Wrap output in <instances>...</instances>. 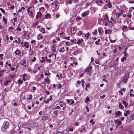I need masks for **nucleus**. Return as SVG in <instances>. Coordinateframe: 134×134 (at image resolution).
<instances>
[{"mask_svg":"<svg viewBox=\"0 0 134 134\" xmlns=\"http://www.w3.org/2000/svg\"><path fill=\"white\" fill-rule=\"evenodd\" d=\"M9 125V124L8 121H5L1 128V130L2 131H6L8 128Z\"/></svg>","mask_w":134,"mask_h":134,"instance_id":"f257e3e1","label":"nucleus"},{"mask_svg":"<svg viewBox=\"0 0 134 134\" xmlns=\"http://www.w3.org/2000/svg\"><path fill=\"white\" fill-rule=\"evenodd\" d=\"M129 74L130 73L128 72L125 75V76L124 77L123 80H122V82L125 83H126L127 82V79L128 78Z\"/></svg>","mask_w":134,"mask_h":134,"instance_id":"f03ea898","label":"nucleus"},{"mask_svg":"<svg viewBox=\"0 0 134 134\" xmlns=\"http://www.w3.org/2000/svg\"><path fill=\"white\" fill-rule=\"evenodd\" d=\"M92 66H90L88 67H87L86 69L85 72H90L91 71V70L92 68Z\"/></svg>","mask_w":134,"mask_h":134,"instance_id":"7ed1b4c3","label":"nucleus"},{"mask_svg":"<svg viewBox=\"0 0 134 134\" xmlns=\"http://www.w3.org/2000/svg\"><path fill=\"white\" fill-rule=\"evenodd\" d=\"M31 129L29 127L26 128L25 130L26 132L25 134H31L30 131Z\"/></svg>","mask_w":134,"mask_h":134,"instance_id":"20e7f679","label":"nucleus"},{"mask_svg":"<svg viewBox=\"0 0 134 134\" xmlns=\"http://www.w3.org/2000/svg\"><path fill=\"white\" fill-rule=\"evenodd\" d=\"M115 122L117 124V126H118L120 125L122 123L120 121H118V120H115Z\"/></svg>","mask_w":134,"mask_h":134,"instance_id":"39448f33","label":"nucleus"},{"mask_svg":"<svg viewBox=\"0 0 134 134\" xmlns=\"http://www.w3.org/2000/svg\"><path fill=\"white\" fill-rule=\"evenodd\" d=\"M121 114V112L120 111H116L114 113L115 116H119Z\"/></svg>","mask_w":134,"mask_h":134,"instance_id":"423d86ee","label":"nucleus"},{"mask_svg":"<svg viewBox=\"0 0 134 134\" xmlns=\"http://www.w3.org/2000/svg\"><path fill=\"white\" fill-rule=\"evenodd\" d=\"M42 15L41 13L40 12H38L37 13V15L36 16V18L38 19L39 17H41Z\"/></svg>","mask_w":134,"mask_h":134,"instance_id":"0eeeda50","label":"nucleus"},{"mask_svg":"<svg viewBox=\"0 0 134 134\" xmlns=\"http://www.w3.org/2000/svg\"><path fill=\"white\" fill-rule=\"evenodd\" d=\"M23 47L25 46L26 48H28L29 47L28 43L27 42H24V44L23 46Z\"/></svg>","mask_w":134,"mask_h":134,"instance_id":"6e6552de","label":"nucleus"},{"mask_svg":"<svg viewBox=\"0 0 134 134\" xmlns=\"http://www.w3.org/2000/svg\"><path fill=\"white\" fill-rule=\"evenodd\" d=\"M43 38V36H41V35L40 34H38L37 37V38L38 40H41Z\"/></svg>","mask_w":134,"mask_h":134,"instance_id":"1a4fd4ad","label":"nucleus"},{"mask_svg":"<svg viewBox=\"0 0 134 134\" xmlns=\"http://www.w3.org/2000/svg\"><path fill=\"white\" fill-rule=\"evenodd\" d=\"M44 80L45 82L46 83L48 82V83H49L50 82V81L48 77H47V78H45Z\"/></svg>","mask_w":134,"mask_h":134,"instance_id":"9d476101","label":"nucleus"},{"mask_svg":"<svg viewBox=\"0 0 134 134\" xmlns=\"http://www.w3.org/2000/svg\"><path fill=\"white\" fill-rule=\"evenodd\" d=\"M88 13H87L86 12H85L82 14V17H85L87 15Z\"/></svg>","mask_w":134,"mask_h":134,"instance_id":"9b49d317","label":"nucleus"},{"mask_svg":"<svg viewBox=\"0 0 134 134\" xmlns=\"http://www.w3.org/2000/svg\"><path fill=\"white\" fill-rule=\"evenodd\" d=\"M65 51V48L64 47H63L62 48L60 49L59 51L60 53H63Z\"/></svg>","mask_w":134,"mask_h":134,"instance_id":"f8f14e48","label":"nucleus"},{"mask_svg":"<svg viewBox=\"0 0 134 134\" xmlns=\"http://www.w3.org/2000/svg\"><path fill=\"white\" fill-rule=\"evenodd\" d=\"M76 30H75V28L73 27L71 28V33L72 34H73L76 32Z\"/></svg>","mask_w":134,"mask_h":134,"instance_id":"ddd939ff","label":"nucleus"},{"mask_svg":"<svg viewBox=\"0 0 134 134\" xmlns=\"http://www.w3.org/2000/svg\"><path fill=\"white\" fill-rule=\"evenodd\" d=\"M40 31L43 34H45V29L44 28H42L41 29H40Z\"/></svg>","mask_w":134,"mask_h":134,"instance_id":"4468645a","label":"nucleus"},{"mask_svg":"<svg viewBox=\"0 0 134 134\" xmlns=\"http://www.w3.org/2000/svg\"><path fill=\"white\" fill-rule=\"evenodd\" d=\"M18 82L19 85H19L21 84H22L23 82V81L22 80H20V79L18 80Z\"/></svg>","mask_w":134,"mask_h":134,"instance_id":"2eb2a0df","label":"nucleus"},{"mask_svg":"<svg viewBox=\"0 0 134 134\" xmlns=\"http://www.w3.org/2000/svg\"><path fill=\"white\" fill-rule=\"evenodd\" d=\"M50 16V14L48 13L46 14L45 15V19H48Z\"/></svg>","mask_w":134,"mask_h":134,"instance_id":"dca6fc26","label":"nucleus"},{"mask_svg":"<svg viewBox=\"0 0 134 134\" xmlns=\"http://www.w3.org/2000/svg\"><path fill=\"white\" fill-rule=\"evenodd\" d=\"M57 111H55L53 112V116L55 117L57 116Z\"/></svg>","mask_w":134,"mask_h":134,"instance_id":"f3484780","label":"nucleus"},{"mask_svg":"<svg viewBox=\"0 0 134 134\" xmlns=\"http://www.w3.org/2000/svg\"><path fill=\"white\" fill-rule=\"evenodd\" d=\"M123 104L124 105L125 107H127L128 104L125 101H123Z\"/></svg>","mask_w":134,"mask_h":134,"instance_id":"a211bd4d","label":"nucleus"},{"mask_svg":"<svg viewBox=\"0 0 134 134\" xmlns=\"http://www.w3.org/2000/svg\"><path fill=\"white\" fill-rule=\"evenodd\" d=\"M15 53L16 55H19L20 53V51L19 50H16L15 52Z\"/></svg>","mask_w":134,"mask_h":134,"instance_id":"6ab92c4d","label":"nucleus"},{"mask_svg":"<svg viewBox=\"0 0 134 134\" xmlns=\"http://www.w3.org/2000/svg\"><path fill=\"white\" fill-rule=\"evenodd\" d=\"M134 119V114L131 115L130 116V121Z\"/></svg>","mask_w":134,"mask_h":134,"instance_id":"aec40b11","label":"nucleus"},{"mask_svg":"<svg viewBox=\"0 0 134 134\" xmlns=\"http://www.w3.org/2000/svg\"><path fill=\"white\" fill-rule=\"evenodd\" d=\"M90 100V99H89L88 97H87L86 98V99L85 100V103H87L88 101Z\"/></svg>","mask_w":134,"mask_h":134,"instance_id":"412c9836","label":"nucleus"},{"mask_svg":"<svg viewBox=\"0 0 134 134\" xmlns=\"http://www.w3.org/2000/svg\"><path fill=\"white\" fill-rule=\"evenodd\" d=\"M104 19L105 20H109V19L108 18V16L107 14H105V17H104Z\"/></svg>","mask_w":134,"mask_h":134,"instance_id":"4be33fe9","label":"nucleus"},{"mask_svg":"<svg viewBox=\"0 0 134 134\" xmlns=\"http://www.w3.org/2000/svg\"><path fill=\"white\" fill-rule=\"evenodd\" d=\"M126 58L125 57H124L122 58L121 59V60L122 62H124V60H126Z\"/></svg>","mask_w":134,"mask_h":134,"instance_id":"5701e85b","label":"nucleus"},{"mask_svg":"<svg viewBox=\"0 0 134 134\" xmlns=\"http://www.w3.org/2000/svg\"><path fill=\"white\" fill-rule=\"evenodd\" d=\"M3 20L4 21V24L5 25L6 24H7V20L4 17H3Z\"/></svg>","mask_w":134,"mask_h":134,"instance_id":"b1692460","label":"nucleus"},{"mask_svg":"<svg viewBox=\"0 0 134 134\" xmlns=\"http://www.w3.org/2000/svg\"><path fill=\"white\" fill-rule=\"evenodd\" d=\"M59 7H56L54 9H53L52 11L53 12H54L55 11H57L59 9Z\"/></svg>","mask_w":134,"mask_h":134,"instance_id":"393cba45","label":"nucleus"},{"mask_svg":"<svg viewBox=\"0 0 134 134\" xmlns=\"http://www.w3.org/2000/svg\"><path fill=\"white\" fill-rule=\"evenodd\" d=\"M107 5H108V7L109 8H110L112 7V5L111 3H110V2H109V3H108Z\"/></svg>","mask_w":134,"mask_h":134,"instance_id":"a878e982","label":"nucleus"},{"mask_svg":"<svg viewBox=\"0 0 134 134\" xmlns=\"http://www.w3.org/2000/svg\"><path fill=\"white\" fill-rule=\"evenodd\" d=\"M50 98H48L47 99V100L48 102L50 101L51 100H52V96H51L50 97Z\"/></svg>","mask_w":134,"mask_h":134,"instance_id":"bb28decb","label":"nucleus"},{"mask_svg":"<svg viewBox=\"0 0 134 134\" xmlns=\"http://www.w3.org/2000/svg\"><path fill=\"white\" fill-rule=\"evenodd\" d=\"M47 119L48 118L47 116H44L42 118V119L44 121H46Z\"/></svg>","mask_w":134,"mask_h":134,"instance_id":"cd10ccee","label":"nucleus"},{"mask_svg":"<svg viewBox=\"0 0 134 134\" xmlns=\"http://www.w3.org/2000/svg\"><path fill=\"white\" fill-rule=\"evenodd\" d=\"M119 107L121 109L123 108H124V107L123 105H122V104L120 103L119 105Z\"/></svg>","mask_w":134,"mask_h":134,"instance_id":"c85d7f7f","label":"nucleus"},{"mask_svg":"<svg viewBox=\"0 0 134 134\" xmlns=\"http://www.w3.org/2000/svg\"><path fill=\"white\" fill-rule=\"evenodd\" d=\"M10 82V81H7L5 82L4 83V85H6L7 84H8L9 83V82Z\"/></svg>","mask_w":134,"mask_h":134,"instance_id":"c756f323","label":"nucleus"},{"mask_svg":"<svg viewBox=\"0 0 134 134\" xmlns=\"http://www.w3.org/2000/svg\"><path fill=\"white\" fill-rule=\"evenodd\" d=\"M102 30V29L101 27H99L98 28V31L99 32V33H101V31Z\"/></svg>","mask_w":134,"mask_h":134,"instance_id":"7c9ffc66","label":"nucleus"},{"mask_svg":"<svg viewBox=\"0 0 134 134\" xmlns=\"http://www.w3.org/2000/svg\"><path fill=\"white\" fill-rule=\"evenodd\" d=\"M0 10L3 13H5V10H3V9L2 8H0Z\"/></svg>","mask_w":134,"mask_h":134,"instance_id":"2f4dec72","label":"nucleus"},{"mask_svg":"<svg viewBox=\"0 0 134 134\" xmlns=\"http://www.w3.org/2000/svg\"><path fill=\"white\" fill-rule=\"evenodd\" d=\"M36 60V57H34L33 59H31V60L32 62H34Z\"/></svg>","mask_w":134,"mask_h":134,"instance_id":"473e14b6","label":"nucleus"},{"mask_svg":"<svg viewBox=\"0 0 134 134\" xmlns=\"http://www.w3.org/2000/svg\"><path fill=\"white\" fill-rule=\"evenodd\" d=\"M32 98V96L31 95H30L29 98L28 97L27 98V100H29L30 99H31Z\"/></svg>","mask_w":134,"mask_h":134,"instance_id":"72a5a7b5","label":"nucleus"},{"mask_svg":"<svg viewBox=\"0 0 134 134\" xmlns=\"http://www.w3.org/2000/svg\"><path fill=\"white\" fill-rule=\"evenodd\" d=\"M9 30L10 31L12 32V31L13 30L14 28L12 27H10L9 28Z\"/></svg>","mask_w":134,"mask_h":134,"instance_id":"f704fd0d","label":"nucleus"},{"mask_svg":"<svg viewBox=\"0 0 134 134\" xmlns=\"http://www.w3.org/2000/svg\"><path fill=\"white\" fill-rule=\"evenodd\" d=\"M52 49L53 52H55L56 51V48H52Z\"/></svg>","mask_w":134,"mask_h":134,"instance_id":"c9c22d12","label":"nucleus"},{"mask_svg":"<svg viewBox=\"0 0 134 134\" xmlns=\"http://www.w3.org/2000/svg\"><path fill=\"white\" fill-rule=\"evenodd\" d=\"M42 60L44 62L46 60L45 59H47V57H45L44 58V57H42Z\"/></svg>","mask_w":134,"mask_h":134,"instance_id":"e433bc0d","label":"nucleus"},{"mask_svg":"<svg viewBox=\"0 0 134 134\" xmlns=\"http://www.w3.org/2000/svg\"><path fill=\"white\" fill-rule=\"evenodd\" d=\"M124 57H128V54H127L126 53V52H125L124 53Z\"/></svg>","mask_w":134,"mask_h":134,"instance_id":"4c0bfd02","label":"nucleus"},{"mask_svg":"<svg viewBox=\"0 0 134 134\" xmlns=\"http://www.w3.org/2000/svg\"><path fill=\"white\" fill-rule=\"evenodd\" d=\"M82 18H81L79 17L78 16L76 18V20H79L80 19H82Z\"/></svg>","mask_w":134,"mask_h":134,"instance_id":"58836bf2","label":"nucleus"},{"mask_svg":"<svg viewBox=\"0 0 134 134\" xmlns=\"http://www.w3.org/2000/svg\"><path fill=\"white\" fill-rule=\"evenodd\" d=\"M70 41L72 43L74 42L75 41H76V39H74L73 40H71Z\"/></svg>","mask_w":134,"mask_h":134,"instance_id":"ea45409f","label":"nucleus"},{"mask_svg":"<svg viewBox=\"0 0 134 134\" xmlns=\"http://www.w3.org/2000/svg\"><path fill=\"white\" fill-rule=\"evenodd\" d=\"M127 28L126 26H124L122 27V30L124 29H126Z\"/></svg>","mask_w":134,"mask_h":134,"instance_id":"a19ab883","label":"nucleus"},{"mask_svg":"<svg viewBox=\"0 0 134 134\" xmlns=\"http://www.w3.org/2000/svg\"><path fill=\"white\" fill-rule=\"evenodd\" d=\"M15 69L14 67H12L11 69V70L12 71H14L15 70Z\"/></svg>","mask_w":134,"mask_h":134,"instance_id":"79ce46f5","label":"nucleus"},{"mask_svg":"<svg viewBox=\"0 0 134 134\" xmlns=\"http://www.w3.org/2000/svg\"><path fill=\"white\" fill-rule=\"evenodd\" d=\"M4 55L3 54H0V58H1V60H2L3 59V58H2V57Z\"/></svg>","mask_w":134,"mask_h":134,"instance_id":"37998d69","label":"nucleus"},{"mask_svg":"<svg viewBox=\"0 0 134 134\" xmlns=\"http://www.w3.org/2000/svg\"><path fill=\"white\" fill-rule=\"evenodd\" d=\"M111 31L110 30H109L107 31V32L108 34H110L111 33Z\"/></svg>","mask_w":134,"mask_h":134,"instance_id":"c03bdc74","label":"nucleus"},{"mask_svg":"<svg viewBox=\"0 0 134 134\" xmlns=\"http://www.w3.org/2000/svg\"><path fill=\"white\" fill-rule=\"evenodd\" d=\"M16 30H19V31H20L21 30V29L20 27H18L16 29Z\"/></svg>","mask_w":134,"mask_h":134,"instance_id":"a18cd8bd","label":"nucleus"},{"mask_svg":"<svg viewBox=\"0 0 134 134\" xmlns=\"http://www.w3.org/2000/svg\"><path fill=\"white\" fill-rule=\"evenodd\" d=\"M105 97V96L103 94L102 96H101L100 97V99H102V98H104Z\"/></svg>","mask_w":134,"mask_h":134,"instance_id":"49530a36","label":"nucleus"},{"mask_svg":"<svg viewBox=\"0 0 134 134\" xmlns=\"http://www.w3.org/2000/svg\"><path fill=\"white\" fill-rule=\"evenodd\" d=\"M134 9V8L133 7H131L130 8L129 11L130 12H131L132 10H133Z\"/></svg>","mask_w":134,"mask_h":134,"instance_id":"de8ad7c7","label":"nucleus"},{"mask_svg":"<svg viewBox=\"0 0 134 134\" xmlns=\"http://www.w3.org/2000/svg\"><path fill=\"white\" fill-rule=\"evenodd\" d=\"M13 20L14 22H16L17 21V18H13Z\"/></svg>","mask_w":134,"mask_h":134,"instance_id":"09e8293b","label":"nucleus"},{"mask_svg":"<svg viewBox=\"0 0 134 134\" xmlns=\"http://www.w3.org/2000/svg\"><path fill=\"white\" fill-rule=\"evenodd\" d=\"M78 53V52L77 51H76L74 52V54L75 55H76Z\"/></svg>","mask_w":134,"mask_h":134,"instance_id":"8fccbe9b","label":"nucleus"},{"mask_svg":"<svg viewBox=\"0 0 134 134\" xmlns=\"http://www.w3.org/2000/svg\"><path fill=\"white\" fill-rule=\"evenodd\" d=\"M46 61L47 62H49L50 63H51V59H47V58Z\"/></svg>","mask_w":134,"mask_h":134,"instance_id":"3c124183","label":"nucleus"},{"mask_svg":"<svg viewBox=\"0 0 134 134\" xmlns=\"http://www.w3.org/2000/svg\"><path fill=\"white\" fill-rule=\"evenodd\" d=\"M110 41L111 42V43H113V42H115V40H110Z\"/></svg>","mask_w":134,"mask_h":134,"instance_id":"603ef678","label":"nucleus"},{"mask_svg":"<svg viewBox=\"0 0 134 134\" xmlns=\"http://www.w3.org/2000/svg\"><path fill=\"white\" fill-rule=\"evenodd\" d=\"M70 36H68L67 37H65L64 38L65 39H68V40H69V38H70Z\"/></svg>","mask_w":134,"mask_h":134,"instance_id":"864d4df0","label":"nucleus"},{"mask_svg":"<svg viewBox=\"0 0 134 134\" xmlns=\"http://www.w3.org/2000/svg\"><path fill=\"white\" fill-rule=\"evenodd\" d=\"M86 87L89 88L90 87V85L89 83L87 84L86 85Z\"/></svg>","mask_w":134,"mask_h":134,"instance_id":"5fc2aeb1","label":"nucleus"},{"mask_svg":"<svg viewBox=\"0 0 134 134\" xmlns=\"http://www.w3.org/2000/svg\"><path fill=\"white\" fill-rule=\"evenodd\" d=\"M81 43V40H78V42H77V43L78 44H80Z\"/></svg>","mask_w":134,"mask_h":134,"instance_id":"6e6d98bb","label":"nucleus"},{"mask_svg":"<svg viewBox=\"0 0 134 134\" xmlns=\"http://www.w3.org/2000/svg\"><path fill=\"white\" fill-rule=\"evenodd\" d=\"M56 109H60L61 108L59 106H57L56 107Z\"/></svg>","mask_w":134,"mask_h":134,"instance_id":"4d7b16f0","label":"nucleus"},{"mask_svg":"<svg viewBox=\"0 0 134 134\" xmlns=\"http://www.w3.org/2000/svg\"><path fill=\"white\" fill-rule=\"evenodd\" d=\"M49 91H46V94L47 95H48L49 94Z\"/></svg>","mask_w":134,"mask_h":134,"instance_id":"13d9d810","label":"nucleus"},{"mask_svg":"<svg viewBox=\"0 0 134 134\" xmlns=\"http://www.w3.org/2000/svg\"><path fill=\"white\" fill-rule=\"evenodd\" d=\"M97 31H95L94 32H92V34H97Z\"/></svg>","mask_w":134,"mask_h":134,"instance_id":"bf43d9fd","label":"nucleus"},{"mask_svg":"<svg viewBox=\"0 0 134 134\" xmlns=\"http://www.w3.org/2000/svg\"><path fill=\"white\" fill-rule=\"evenodd\" d=\"M18 44H19L20 43V42L21 41V40L20 39V38H18Z\"/></svg>","mask_w":134,"mask_h":134,"instance_id":"052dcab7","label":"nucleus"},{"mask_svg":"<svg viewBox=\"0 0 134 134\" xmlns=\"http://www.w3.org/2000/svg\"><path fill=\"white\" fill-rule=\"evenodd\" d=\"M58 86H59V88H61L62 87V85L61 84H59L58 85Z\"/></svg>","mask_w":134,"mask_h":134,"instance_id":"680f3d73","label":"nucleus"},{"mask_svg":"<svg viewBox=\"0 0 134 134\" xmlns=\"http://www.w3.org/2000/svg\"><path fill=\"white\" fill-rule=\"evenodd\" d=\"M86 109H87V112H89V109H88V107L87 106L86 107Z\"/></svg>","mask_w":134,"mask_h":134,"instance_id":"e2e57ef3","label":"nucleus"},{"mask_svg":"<svg viewBox=\"0 0 134 134\" xmlns=\"http://www.w3.org/2000/svg\"><path fill=\"white\" fill-rule=\"evenodd\" d=\"M35 40H32L31 41V43H35Z\"/></svg>","mask_w":134,"mask_h":134,"instance_id":"0e129e2a","label":"nucleus"},{"mask_svg":"<svg viewBox=\"0 0 134 134\" xmlns=\"http://www.w3.org/2000/svg\"><path fill=\"white\" fill-rule=\"evenodd\" d=\"M124 117H122L121 118V120L122 121H123L124 120Z\"/></svg>","mask_w":134,"mask_h":134,"instance_id":"69168bd1","label":"nucleus"},{"mask_svg":"<svg viewBox=\"0 0 134 134\" xmlns=\"http://www.w3.org/2000/svg\"><path fill=\"white\" fill-rule=\"evenodd\" d=\"M130 96L131 97L134 96V94H133L132 93H130Z\"/></svg>","mask_w":134,"mask_h":134,"instance_id":"338daca9","label":"nucleus"},{"mask_svg":"<svg viewBox=\"0 0 134 134\" xmlns=\"http://www.w3.org/2000/svg\"><path fill=\"white\" fill-rule=\"evenodd\" d=\"M127 114H130V112H129V110H126V112H125Z\"/></svg>","mask_w":134,"mask_h":134,"instance_id":"774afa93","label":"nucleus"}]
</instances>
